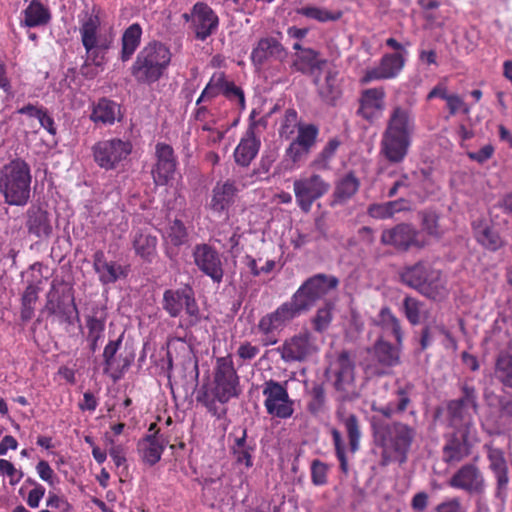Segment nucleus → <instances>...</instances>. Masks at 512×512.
<instances>
[{
    "mask_svg": "<svg viewBox=\"0 0 512 512\" xmlns=\"http://www.w3.org/2000/svg\"><path fill=\"white\" fill-rule=\"evenodd\" d=\"M78 32L86 52L81 73L94 78L107 63V53L115 39L113 28L103 23L94 11H83L78 15Z\"/></svg>",
    "mask_w": 512,
    "mask_h": 512,
    "instance_id": "nucleus-1",
    "label": "nucleus"
},
{
    "mask_svg": "<svg viewBox=\"0 0 512 512\" xmlns=\"http://www.w3.org/2000/svg\"><path fill=\"white\" fill-rule=\"evenodd\" d=\"M415 128L412 109L401 105L393 106L381 136V155L393 164L403 162L412 145Z\"/></svg>",
    "mask_w": 512,
    "mask_h": 512,
    "instance_id": "nucleus-2",
    "label": "nucleus"
},
{
    "mask_svg": "<svg viewBox=\"0 0 512 512\" xmlns=\"http://www.w3.org/2000/svg\"><path fill=\"white\" fill-rule=\"evenodd\" d=\"M239 395V376L230 355L216 359L211 388L202 389L197 396L214 416L221 418L226 413L223 406Z\"/></svg>",
    "mask_w": 512,
    "mask_h": 512,
    "instance_id": "nucleus-3",
    "label": "nucleus"
},
{
    "mask_svg": "<svg viewBox=\"0 0 512 512\" xmlns=\"http://www.w3.org/2000/svg\"><path fill=\"white\" fill-rule=\"evenodd\" d=\"M372 429L376 443L383 449L384 461L404 463L416 435L415 429L401 422L384 423L376 415L372 417Z\"/></svg>",
    "mask_w": 512,
    "mask_h": 512,
    "instance_id": "nucleus-4",
    "label": "nucleus"
},
{
    "mask_svg": "<svg viewBox=\"0 0 512 512\" xmlns=\"http://www.w3.org/2000/svg\"><path fill=\"white\" fill-rule=\"evenodd\" d=\"M31 169L22 159L6 164L0 172V192L11 206H25L31 193Z\"/></svg>",
    "mask_w": 512,
    "mask_h": 512,
    "instance_id": "nucleus-5",
    "label": "nucleus"
},
{
    "mask_svg": "<svg viewBox=\"0 0 512 512\" xmlns=\"http://www.w3.org/2000/svg\"><path fill=\"white\" fill-rule=\"evenodd\" d=\"M171 60L169 49L160 43L144 47L134 64V75L139 81L151 83L157 81Z\"/></svg>",
    "mask_w": 512,
    "mask_h": 512,
    "instance_id": "nucleus-6",
    "label": "nucleus"
},
{
    "mask_svg": "<svg viewBox=\"0 0 512 512\" xmlns=\"http://www.w3.org/2000/svg\"><path fill=\"white\" fill-rule=\"evenodd\" d=\"M304 305L295 301L293 295L289 301L281 304L275 311L264 315L258 322V331L263 335L265 346L274 345L279 333L296 317L305 312Z\"/></svg>",
    "mask_w": 512,
    "mask_h": 512,
    "instance_id": "nucleus-7",
    "label": "nucleus"
},
{
    "mask_svg": "<svg viewBox=\"0 0 512 512\" xmlns=\"http://www.w3.org/2000/svg\"><path fill=\"white\" fill-rule=\"evenodd\" d=\"M330 190V183L316 173H302L293 182L295 200L304 213H309L313 203L326 195Z\"/></svg>",
    "mask_w": 512,
    "mask_h": 512,
    "instance_id": "nucleus-8",
    "label": "nucleus"
},
{
    "mask_svg": "<svg viewBox=\"0 0 512 512\" xmlns=\"http://www.w3.org/2000/svg\"><path fill=\"white\" fill-rule=\"evenodd\" d=\"M278 351L285 362H304L318 354L320 343L311 332L304 330L287 338Z\"/></svg>",
    "mask_w": 512,
    "mask_h": 512,
    "instance_id": "nucleus-9",
    "label": "nucleus"
},
{
    "mask_svg": "<svg viewBox=\"0 0 512 512\" xmlns=\"http://www.w3.org/2000/svg\"><path fill=\"white\" fill-rule=\"evenodd\" d=\"M185 308L188 316V325L199 322L200 311L189 289L166 290L163 295V309L171 316L177 317Z\"/></svg>",
    "mask_w": 512,
    "mask_h": 512,
    "instance_id": "nucleus-10",
    "label": "nucleus"
},
{
    "mask_svg": "<svg viewBox=\"0 0 512 512\" xmlns=\"http://www.w3.org/2000/svg\"><path fill=\"white\" fill-rule=\"evenodd\" d=\"M264 406L269 415L281 419L290 418L294 413V402L290 399L286 387L270 380L264 384Z\"/></svg>",
    "mask_w": 512,
    "mask_h": 512,
    "instance_id": "nucleus-11",
    "label": "nucleus"
},
{
    "mask_svg": "<svg viewBox=\"0 0 512 512\" xmlns=\"http://www.w3.org/2000/svg\"><path fill=\"white\" fill-rule=\"evenodd\" d=\"M131 151L132 145L129 141L117 138L100 141L93 147L95 162L106 170L114 169Z\"/></svg>",
    "mask_w": 512,
    "mask_h": 512,
    "instance_id": "nucleus-12",
    "label": "nucleus"
},
{
    "mask_svg": "<svg viewBox=\"0 0 512 512\" xmlns=\"http://www.w3.org/2000/svg\"><path fill=\"white\" fill-rule=\"evenodd\" d=\"M338 280L333 276L322 274L315 275L302 284L294 293L295 301L304 305V311L309 310L315 302L325 296L330 290L335 289Z\"/></svg>",
    "mask_w": 512,
    "mask_h": 512,
    "instance_id": "nucleus-13",
    "label": "nucleus"
},
{
    "mask_svg": "<svg viewBox=\"0 0 512 512\" xmlns=\"http://www.w3.org/2000/svg\"><path fill=\"white\" fill-rule=\"evenodd\" d=\"M220 93L230 101L235 102L241 110L245 109V97L243 90L233 82L228 81L223 72H217L212 75L210 81L197 100V105H199L202 100L213 98Z\"/></svg>",
    "mask_w": 512,
    "mask_h": 512,
    "instance_id": "nucleus-14",
    "label": "nucleus"
},
{
    "mask_svg": "<svg viewBox=\"0 0 512 512\" xmlns=\"http://www.w3.org/2000/svg\"><path fill=\"white\" fill-rule=\"evenodd\" d=\"M194 263L213 282L220 283L224 276L223 263L219 252L208 244H198L193 250Z\"/></svg>",
    "mask_w": 512,
    "mask_h": 512,
    "instance_id": "nucleus-15",
    "label": "nucleus"
},
{
    "mask_svg": "<svg viewBox=\"0 0 512 512\" xmlns=\"http://www.w3.org/2000/svg\"><path fill=\"white\" fill-rule=\"evenodd\" d=\"M405 63L406 57L403 53L384 54L377 66L365 71L361 83L368 84L373 81L394 79L401 73Z\"/></svg>",
    "mask_w": 512,
    "mask_h": 512,
    "instance_id": "nucleus-16",
    "label": "nucleus"
},
{
    "mask_svg": "<svg viewBox=\"0 0 512 512\" xmlns=\"http://www.w3.org/2000/svg\"><path fill=\"white\" fill-rule=\"evenodd\" d=\"M475 435L476 429L470 423H465L464 428L458 430L445 445L443 451L444 460L447 463H456L468 456Z\"/></svg>",
    "mask_w": 512,
    "mask_h": 512,
    "instance_id": "nucleus-17",
    "label": "nucleus"
},
{
    "mask_svg": "<svg viewBox=\"0 0 512 512\" xmlns=\"http://www.w3.org/2000/svg\"><path fill=\"white\" fill-rule=\"evenodd\" d=\"M381 242L404 250L411 246L423 247L426 244L423 234L408 224H400L392 229L384 230Z\"/></svg>",
    "mask_w": 512,
    "mask_h": 512,
    "instance_id": "nucleus-18",
    "label": "nucleus"
},
{
    "mask_svg": "<svg viewBox=\"0 0 512 512\" xmlns=\"http://www.w3.org/2000/svg\"><path fill=\"white\" fill-rule=\"evenodd\" d=\"M326 374L337 390L348 391L354 381V364L349 355L340 353L330 362Z\"/></svg>",
    "mask_w": 512,
    "mask_h": 512,
    "instance_id": "nucleus-19",
    "label": "nucleus"
},
{
    "mask_svg": "<svg viewBox=\"0 0 512 512\" xmlns=\"http://www.w3.org/2000/svg\"><path fill=\"white\" fill-rule=\"evenodd\" d=\"M238 191L235 181L226 180L216 183L207 208L216 215L226 213L229 219V208L235 203Z\"/></svg>",
    "mask_w": 512,
    "mask_h": 512,
    "instance_id": "nucleus-20",
    "label": "nucleus"
},
{
    "mask_svg": "<svg viewBox=\"0 0 512 512\" xmlns=\"http://www.w3.org/2000/svg\"><path fill=\"white\" fill-rule=\"evenodd\" d=\"M191 22L196 37L203 41L217 30L219 18L211 7L206 3L199 2L193 7Z\"/></svg>",
    "mask_w": 512,
    "mask_h": 512,
    "instance_id": "nucleus-21",
    "label": "nucleus"
},
{
    "mask_svg": "<svg viewBox=\"0 0 512 512\" xmlns=\"http://www.w3.org/2000/svg\"><path fill=\"white\" fill-rule=\"evenodd\" d=\"M258 124L259 122L254 120L250 122L248 129L234 150L235 162L240 166H248L259 152L261 141L255 131Z\"/></svg>",
    "mask_w": 512,
    "mask_h": 512,
    "instance_id": "nucleus-22",
    "label": "nucleus"
},
{
    "mask_svg": "<svg viewBox=\"0 0 512 512\" xmlns=\"http://www.w3.org/2000/svg\"><path fill=\"white\" fill-rule=\"evenodd\" d=\"M386 92L383 88H369L362 92L358 113L368 121L380 118L385 110Z\"/></svg>",
    "mask_w": 512,
    "mask_h": 512,
    "instance_id": "nucleus-23",
    "label": "nucleus"
},
{
    "mask_svg": "<svg viewBox=\"0 0 512 512\" xmlns=\"http://www.w3.org/2000/svg\"><path fill=\"white\" fill-rule=\"evenodd\" d=\"M284 56L283 46L273 37L262 38L252 50L251 60L255 65H263L272 59H281Z\"/></svg>",
    "mask_w": 512,
    "mask_h": 512,
    "instance_id": "nucleus-24",
    "label": "nucleus"
},
{
    "mask_svg": "<svg viewBox=\"0 0 512 512\" xmlns=\"http://www.w3.org/2000/svg\"><path fill=\"white\" fill-rule=\"evenodd\" d=\"M451 487L467 491L478 492L480 488L479 471L474 464L463 466L449 481Z\"/></svg>",
    "mask_w": 512,
    "mask_h": 512,
    "instance_id": "nucleus-25",
    "label": "nucleus"
},
{
    "mask_svg": "<svg viewBox=\"0 0 512 512\" xmlns=\"http://www.w3.org/2000/svg\"><path fill=\"white\" fill-rule=\"evenodd\" d=\"M121 117L120 106L106 98L93 105L90 119L96 124L112 125Z\"/></svg>",
    "mask_w": 512,
    "mask_h": 512,
    "instance_id": "nucleus-26",
    "label": "nucleus"
},
{
    "mask_svg": "<svg viewBox=\"0 0 512 512\" xmlns=\"http://www.w3.org/2000/svg\"><path fill=\"white\" fill-rule=\"evenodd\" d=\"M27 228L38 238L48 237L52 233L49 213L40 207H31L27 211Z\"/></svg>",
    "mask_w": 512,
    "mask_h": 512,
    "instance_id": "nucleus-27",
    "label": "nucleus"
},
{
    "mask_svg": "<svg viewBox=\"0 0 512 512\" xmlns=\"http://www.w3.org/2000/svg\"><path fill=\"white\" fill-rule=\"evenodd\" d=\"M430 270L431 267L428 264L419 262L413 266L406 267L401 272V280L404 284L418 290L421 294H431L428 286L423 285L426 275Z\"/></svg>",
    "mask_w": 512,
    "mask_h": 512,
    "instance_id": "nucleus-28",
    "label": "nucleus"
},
{
    "mask_svg": "<svg viewBox=\"0 0 512 512\" xmlns=\"http://www.w3.org/2000/svg\"><path fill=\"white\" fill-rule=\"evenodd\" d=\"M135 253L146 261H151L156 255L157 238L148 230H138L132 239Z\"/></svg>",
    "mask_w": 512,
    "mask_h": 512,
    "instance_id": "nucleus-29",
    "label": "nucleus"
},
{
    "mask_svg": "<svg viewBox=\"0 0 512 512\" xmlns=\"http://www.w3.org/2000/svg\"><path fill=\"white\" fill-rule=\"evenodd\" d=\"M94 269L103 284L114 283L124 275L122 266L115 262H107L102 252L95 254Z\"/></svg>",
    "mask_w": 512,
    "mask_h": 512,
    "instance_id": "nucleus-30",
    "label": "nucleus"
},
{
    "mask_svg": "<svg viewBox=\"0 0 512 512\" xmlns=\"http://www.w3.org/2000/svg\"><path fill=\"white\" fill-rule=\"evenodd\" d=\"M49 9L39 0H32L23 11L22 24L27 27L45 25L50 20Z\"/></svg>",
    "mask_w": 512,
    "mask_h": 512,
    "instance_id": "nucleus-31",
    "label": "nucleus"
},
{
    "mask_svg": "<svg viewBox=\"0 0 512 512\" xmlns=\"http://www.w3.org/2000/svg\"><path fill=\"white\" fill-rule=\"evenodd\" d=\"M360 182L357 177L352 173H348L340 178L336 185L333 193L334 201L342 204L351 199L358 191Z\"/></svg>",
    "mask_w": 512,
    "mask_h": 512,
    "instance_id": "nucleus-32",
    "label": "nucleus"
},
{
    "mask_svg": "<svg viewBox=\"0 0 512 512\" xmlns=\"http://www.w3.org/2000/svg\"><path fill=\"white\" fill-rule=\"evenodd\" d=\"M373 322L376 326L380 327L384 333H391L397 343L399 345L401 344L402 332L399 321L388 307H382Z\"/></svg>",
    "mask_w": 512,
    "mask_h": 512,
    "instance_id": "nucleus-33",
    "label": "nucleus"
},
{
    "mask_svg": "<svg viewBox=\"0 0 512 512\" xmlns=\"http://www.w3.org/2000/svg\"><path fill=\"white\" fill-rule=\"evenodd\" d=\"M423 285L428 286L431 294H423L433 300H441L448 294L447 281L439 270L432 269L426 275Z\"/></svg>",
    "mask_w": 512,
    "mask_h": 512,
    "instance_id": "nucleus-34",
    "label": "nucleus"
},
{
    "mask_svg": "<svg viewBox=\"0 0 512 512\" xmlns=\"http://www.w3.org/2000/svg\"><path fill=\"white\" fill-rule=\"evenodd\" d=\"M142 28L139 24L130 25L122 37V60H128L140 44Z\"/></svg>",
    "mask_w": 512,
    "mask_h": 512,
    "instance_id": "nucleus-35",
    "label": "nucleus"
},
{
    "mask_svg": "<svg viewBox=\"0 0 512 512\" xmlns=\"http://www.w3.org/2000/svg\"><path fill=\"white\" fill-rule=\"evenodd\" d=\"M316 85L321 97L328 102L335 101L341 94L336 72L329 71L323 81L316 80Z\"/></svg>",
    "mask_w": 512,
    "mask_h": 512,
    "instance_id": "nucleus-36",
    "label": "nucleus"
},
{
    "mask_svg": "<svg viewBox=\"0 0 512 512\" xmlns=\"http://www.w3.org/2000/svg\"><path fill=\"white\" fill-rule=\"evenodd\" d=\"M140 449L144 461L150 465H154L161 458L164 449V441L157 436H149L142 442Z\"/></svg>",
    "mask_w": 512,
    "mask_h": 512,
    "instance_id": "nucleus-37",
    "label": "nucleus"
},
{
    "mask_svg": "<svg viewBox=\"0 0 512 512\" xmlns=\"http://www.w3.org/2000/svg\"><path fill=\"white\" fill-rule=\"evenodd\" d=\"M410 399L408 395L400 390L397 395L396 403L390 402L386 406H378L375 402L372 403L371 409L385 418H391L396 414L402 413L406 410Z\"/></svg>",
    "mask_w": 512,
    "mask_h": 512,
    "instance_id": "nucleus-38",
    "label": "nucleus"
},
{
    "mask_svg": "<svg viewBox=\"0 0 512 512\" xmlns=\"http://www.w3.org/2000/svg\"><path fill=\"white\" fill-rule=\"evenodd\" d=\"M488 458L490 467L496 475L500 488L508 484L507 466L503 453L498 449H489Z\"/></svg>",
    "mask_w": 512,
    "mask_h": 512,
    "instance_id": "nucleus-39",
    "label": "nucleus"
},
{
    "mask_svg": "<svg viewBox=\"0 0 512 512\" xmlns=\"http://www.w3.org/2000/svg\"><path fill=\"white\" fill-rule=\"evenodd\" d=\"M324 61L318 58V54L312 49H303L297 54L294 60V67L296 70L303 73H312L315 69L320 67Z\"/></svg>",
    "mask_w": 512,
    "mask_h": 512,
    "instance_id": "nucleus-40",
    "label": "nucleus"
},
{
    "mask_svg": "<svg viewBox=\"0 0 512 512\" xmlns=\"http://www.w3.org/2000/svg\"><path fill=\"white\" fill-rule=\"evenodd\" d=\"M374 354L378 362L384 366H394L399 362L398 348L383 340H379L375 344Z\"/></svg>",
    "mask_w": 512,
    "mask_h": 512,
    "instance_id": "nucleus-41",
    "label": "nucleus"
},
{
    "mask_svg": "<svg viewBox=\"0 0 512 512\" xmlns=\"http://www.w3.org/2000/svg\"><path fill=\"white\" fill-rule=\"evenodd\" d=\"M163 236L168 244L181 246L187 241L188 234L184 224L176 219L168 225Z\"/></svg>",
    "mask_w": 512,
    "mask_h": 512,
    "instance_id": "nucleus-42",
    "label": "nucleus"
},
{
    "mask_svg": "<svg viewBox=\"0 0 512 512\" xmlns=\"http://www.w3.org/2000/svg\"><path fill=\"white\" fill-rule=\"evenodd\" d=\"M403 209L402 205L398 201H390L386 203H376L368 207L369 216L376 219H387L391 218L396 212Z\"/></svg>",
    "mask_w": 512,
    "mask_h": 512,
    "instance_id": "nucleus-43",
    "label": "nucleus"
},
{
    "mask_svg": "<svg viewBox=\"0 0 512 512\" xmlns=\"http://www.w3.org/2000/svg\"><path fill=\"white\" fill-rule=\"evenodd\" d=\"M340 142L336 139H331L323 148V150L317 155V157L311 163V167L317 170H327L329 163L334 157Z\"/></svg>",
    "mask_w": 512,
    "mask_h": 512,
    "instance_id": "nucleus-44",
    "label": "nucleus"
},
{
    "mask_svg": "<svg viewBox=\"0 0 512 512\" xmlns=\"http://www.w3.org/2000/svg\"><path fill=\"white\" fill-rule=\"evenodd\" d=\"M404 313L412 325L419 324L425 316L424 305L415 298L406 297L403 302Z\"/></svg>",
    "mask_w": 512,
    "mask_h": 512,
    "instance_id": "nucleus-45",
    "label": "nucleus"
},
{
    "mask_svg": "<svg viewBox=\"0 0 512 512\" xmlns=\"http://www.w3.org/2000/svg\"><path fill=\"white\" fill-rule=\"evenodd\" d=\"M86 326L88 328L87 339L90 342L91 350L96 351L98 341L103 337L105 320L91 316L87 318Z\"/></svg>",
    "mask_w": 512,
    "mask_h": 512,
    "instance_id": "nucleus-46",
    "label": "nucleus"
},
{
    "mask_svg": "<svg viewBox=\"0 0 512 512\" xmlns=\"http://www.w3.org/2000/svg\"><path fill=\"white\" fill-rule=\"evenodd\" d=\"M233 454L235 455L236 462L243 464L246 468L253 465L251 449L246 445V431L244 430L242 436L235 440L233 446Z\"/></svg>",
    "mask_w": 512,
    "mask_h": 512,
    "instance_id": "nucleus-47",
    "label": "nucleus"
},
{
    "mask_svg": "<svg viewBox=\"0 0 512 512\" xmlns=\"http://www.w3.org/2000/svg\"><path fill=\"white\" fill-rule=\"evenodd\" d=\"M342 422L347 431V435L349 438L350 450L352 453H355L359 449L361 432L359 429L358 420L355 415H348L342 419Z\"/></svg>",
    "mask_w": 512,
    "mask_h": 512,
    "instance_id": "nucleus-48",
    "label": "nucleus"
},
{
    "mask_svg": "<svg viewBox=\"0 0 512 512\" xmlns=\"http://www.w3.org/2000/svg\"><path fill=\"white\" fill-rule=\"evenodd\" d=\"M176 173V162L156 163L152 170L153 180L156 185H167Z\"/></svg>",
    "mask_w": 512,
    "mask_h": 512,
    "instance_id": "nucleus-49",
    "label": "nucleus"
},
{
    "mask_svg": "<svg viewBox=\"0 0 512 512\" xmlns=\"http://www.w3.org/2000/svg\"><path fill=\"white\" fill-rule=\"evenodd\" d=\"M497 373L502 382L512 388V349L500 355L497 362Z\"/></svg>",
    "mask_w": 512,
    "mask_h": 512,
    "instance_id": "nucleus-50",
    "label": "nucleus"
},
{
    "mask_svg": "<svg viewBox=\"0 0 512 512\" xmlns=\"http://www.w3.org/2000/svg\"><path fill=\"white\" fill-rule=\"evenodd\" d=\"M38 299V290L34 286H28L22 296L21 317L23 320H30L34 313L35 304Z\"/></svg>",
    "mask_w": 512,
    "mask_h": 512,
    "instance_id": "nucleus-51",
    "label": "nucleus"
},
{
    "mask_svg": "<svg viewBox=\"0 0 512 512\" xmlns=\"http://www.w3.org/2000/svg\"><path fill=\"white\" fill-rule=\"evenodd\" d=\"M297 13L319 22H327L339 18V15H335L327 9L317 6H305L299 8L297 9Z\"/></svg>",
    "mask_w": 512,
    "mask_h": 512,
    "instance_id": "nucleus-52",
    "label": "nucleus"
},
{
    "mask_svg": "<svg viewBox=\"0 0 512 512\" xmlns=\"http://www.w3.org/2000/svg\"><path fill=\"white\" fill-rule=\"evenodd\" d=\"M299 126L297 112L294 109H288L280 122L279 134L282 138L289 139Z\"/></svg>",
    "mask_w": 512,
    "mask_h": 512,
    "instance_id": "nucleus-53",
    "label": "nucleus"
},
{
    "mask_svg": "<svg viewBox=\"0 0 512 512\" xmlns=\"http://www.w3.org/2000/svg\"><path fill=\"white\" fill-rule=\"evenodd\" d=\"M318 129L314 125H301L298 127V135L294 139L309 150L315 145Z\"/></svg>",
    "mask_w": 512,
    "mask_h": 512,
    "instance_id": "nucleus-54",
    "label": "nucleus"
},
{
    "mask_svg": "<svg viewBox=\"0 0 512 512\" xmlns=\"http://www.w3.org/2000/svg\"><path fill=\"white\" fill-rule=\"evenodd\" d=\"M331 321H332V306H330V305H326L325 307L320 308L312 320L314 329L317 332L325 331L329 327Z\"/></svg>",
    "mask_w": 512,
    "mask_h": 512,
    "instance_id": "nucleus-55",
    "label": "nucleus"
},
{
    "mask_svg": "<svg viewBox=\"0 0 512 512\" xmlns=\"http://www.w3.org/2000/svg\"><path fill=\"white\" fill-rule=\"evenodd\" d=\"M122 338H123V334H121L117 340L109 341L108 344L104 348L103 358H104V363L106 366V368H105L106 371L114 368L115 355H116L117 351L119 350V347L122 342Z\"/></svg>",
    "mask_w": 512,
    "mask_h": 512,
    "instance_id": "nucleus-56",
    "label": "nucleus"
},
{
    "mask_svg": "<svg viewBox=\"0 0 512 512\" xmlns=\"http://www.w3.org/2000/svg\"><path fill=\"white\" fill-rule=\"evenodd\" d=\"M336 455L340 462V468L342 472L347 473L348 472V460L345 455V447L343 444L342 436L340 432L337 429H332L331 431Z\"/></svg>",
    "mask_w": 512,
    "mask_h": 512,
    "instance_id": "nucleus-57",
    "label": "nucleus"
},
{
    "mask_svg": "<svg viewBox=\"0 0 512 512\" xmlns=\"http://www.w3.org/2000/svg\"><path fill=\"white\" fill-rule=\"evenodd\" d=\"M328 466L320 460H314L311 464V480L316 486L327 483Z\"/></svg>",
    "mask_w": 512,
    "mask_h": 512,
    "instance_id": "nucleus-58",
    "label": "nucleus"
},
{
    "mask_svg": "<svg viewBox=\"0 0 512 512\" xmlns=\"http://www.w3.org/2000/svg\"><path fill=\"white\" fill-rule=\"evenodd\" d=\"M0 472L9 477L12 486L17 485L23 478V472L16 469L14 464L6 459H0Z\"/></svg>",
    "mask_w": 512,
    "mask_h": 512,
    "instance_id": "nucleus-59",
    "label": "nucleus"
},
{
    "mask_svg": "<svg viewBox=\"0 0 512 512\" xmlns=\"http://www.w3.org/2000/svg\"><path fill=\"white\" fill-rule=\"evenodd\" d=\"M311 150L306 148L305 146L299 144L295 140H293L288 148L286 149V156L294 163L297 164L303 161Z\"/></svg>",
    "mask_w": 512,
    "mask_h": 512,
    "instance_id": "nucleus-60",
    "label": "nucleus"
},
{
    "mask_svg": "<svg viewBox=\"0 0 512 512\" xmlns=\"http://www.w3.org/2000/svg\"><path fill=\"white\" fill-rule=\"evenodd\" d=\"M105 441L108 448V453L117 467L122 466L126 462L124 448L121 445H116L114 439L110 436H105Z\"/></svg>",
    "mask_w": 512,
    "mask_h": 512,
    "instance_id": "nucleus-61",
    "label": "nucleus"
},
{
    "mask_svg": "<svg viewBox=\"0 0 512 512\" xmlns=\"http://www.w3.org/2000/svg\"><path fill=\"white\" fill-rule=\"evenodd\" d=\"M503 243L499 233L494 229H488L482 234V246L488 250H498L503 246Z\"/></svg>",
    "mask_w": 512,
    "mask_h": 512,
    "instance_id": "nucleus-62",
    "label": "nucleus"
},
{
    "mask_svg": "<svg viewBox=\"0 0 512 512\" xmlns=\"http://www.w3.org/2000/svg\"><path fill=\"white\" fill-rule=\"evenodd\" d=\"M36 471L41 480L47 482L49 485H54L55 473L48 462L44 460L39 461L36 465Z\"/></svg>",
    "mask_w": 512,
    "mask_h": 512,
    "instance_id": "nucleus-63",
    "label": "nucleus"
},
{
    "mask_svg": "<svg viewBox=\"0 0 512 512\" xmlns=\"http://www.w3.org/2000/svg\"><path fill=\"white\" fill-rule=\"evenodd\" d=\"M156 157H157L156 163L176 162L172 147L167 144H164V143L157 144Z\"/></svg>",
    "mask_w": 512,
    "mask_h": 512,
    "instance_id": "nucleus-64",
    "label": "nucleus"
}]
</instances>
